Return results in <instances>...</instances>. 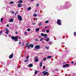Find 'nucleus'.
Listing matches in <instances>:
<instances>
[{
  "instance_id": "nucleus-1",
  "label": "nucleus",
  "mask_w": 76,
  "mask_h": 76,
  "mask_svg": "<svg viewBox=\"0 0 76 76\" xmlns=\"http://www.w3.org/2000/svg\"><path fill=\"white\" fill-rule=\"evenodd\" d=\"M61 20L58 19L57 20V24L58 25H61Z\"/></svg>"
},
{
  "instance_id": "nucleus-2",
  "label": "nucleus",
  "mask_w": 76,
  "mask_h": 76,
  "mask_svg": "<svg viewBox=\"0 0 76 76\" xmlns=\"http://www.w3.org/2000/svg\"><path fill=\"white\" fill-rule=\"evenodd\" d=\"M18 19L19 20H20V21H22V17H21V16H20L19 15H18Z\"/></svg>"
},
{
  "instance_id": "nucleus-3",
  "label": "nucleus",
  "mask_w": 76,
  "mask_h": 76,
  "mask_svg": "<svg viewBox=\"0 0 76 76\" xmlns=\"http://www.w3.org/2000/svg\"><path fill=\"white\" fill-rule=\"evenodd\" d=\"M35 49H39L40 48V46L39 45H37L35 46Z\"/></svg>"
},
{
  "instance_id": "nucleus-4",
  "label": "nucleus",
  "mask_w": 76,
  "mask_h": 76,
  "mask_svg": "<svg viewBox=\"0 0 76 76\" xmlns=\"http://www.w3.org/2000/svg\"><path fill=\"white\" fill-rule=\"evenodd\" d=\"M13 57V53H12L11 54V55L9 56V58H10V59L12 58Z\"/></svg>"
},
{
  "instance_id": "nucleus-5",
  "label": "nucleus",
  "mask_w": 76,
  "mask_h": 76,
  "mask_svg": "<svg viewBox=\"0 0 76 76\" xmlns=\"http://www.w3.org/2000/svg\"><path fill=\"white\" fill-rule=\"evenodd\" d=\"M68 66H69V64H66L65 65H64L63 66V67L64 68L66 67H68Z\"/></svg>"
},
{
  "instance_id": "nucleus-6",
  "label": "nucleus",
  "mask_w": 76,
  "mask_h": 76,
  "mask_svg": "<svg viewBox=\"0 0 76 76\" xmlns=\"http://www.w3.org/2000/svg\"><path fill=\"white\" fill-rule=\"evenodd\" d=\"M18 36H15V38L14 40L15 41H18Z\"/></svg>"
},
{
  "instance_id": "nucleus-7",
  "label": "nucleus",
  "mask_w": 76,
  "mask_h": 76,
  "mask_svg": "<svg viewBox=\"0 0 76 76\" xmlns=\"http://www.w3.org/2000/svg\"><path fill=\"white\" fill-rule=\"evenodd\" d=\"M29 67H33V64H30L28 65Z\"/></svg>"
},
{
  "instance_id": "nucleus-8",
  "label": "nucleus",
  "mask_w": 76,
  "mask_h": 76,
  "mask_svg": "<svg viewBox=\"0 0 76 76\" xmlns=\"http://www.w3.org/2000/svg\"><path fill=\"white\" fill-rule=\"evenodd\" d=\"M6 34H9V30H8V29H6Z\"/></svg>"
},
{
  "instance_id": "nucleus-9",
  "label": "nucleus",
  "mask_w": 76,
  "mask_h": 76,
  "mask_svg": "<svg viewBox=\"0 0 76 76\" xmlns=\"http://www.w3.org/2000/svg\"><path fill=\"white\" fill-rule=\"evenodd\" d=\"M29 45L30 46V47H31V48H33V47H34V45L31 44Z\"/></svg>"
},
{
  "instance_id": "nucleus-10",
  "label": "nucleus",
  "mask_w": 76,
  "mask_h": 76,
  "mask_svg": "<svg viewBox=\"0 0 76 76\" xmlns=\"http://www.w3.org/2000/svg\"><path fill=\"white\" fill-rule=\"evenodd\" d=\"M9 21L10 22H13V19L11 18L9 20Z\"/></svg>"
},
{
  "instance_id": "nucleus-11",
  "label": "nucleus",
  "mask_w": 76,
  "mask_h": 76,
  "mask_svg": "<svg viewBox=\"0 0 76 76\" xmlns=\"http://www.w3.org/2000/svg\"><path fill=\"white\" fill-rule=\"evenodd\" d=\"M52 57L51 56H48L47 57V58L49 59V58H52Z\"/></svg>"
},
{
  "instance_id": "nucleus-12",
  "label": "nucleus",
  "mask_w": 76,
  "mask_h": 76,
  "mask_svg": "<svg viewBox=\"0 0 76 76\" xmlns=\"http://www.w3.org/2000/svg\"><path fill=\"white\" fill-rule=\"evenodd\" d=\"M39 61V59H38L37 58H35V60L34 61L35 62H38Z\"/></svg>"
},
{
  "instance_id": "nucleus-13",
  "label": "nucleus",
  "mask_w": 76,
  "mask_h": 76,
  "mask_svg": "<svg viewBox=\"0 0 76 76\" xmlns=\"http://www.w3.org/2000/svg\"><path fill=\"white\" fill-rule=\"evenodd\" d=\"M18 7H21V6H22V4H18Z\"/></svg>"
},
{
  "instance_id": "nucleus-14",
  "label": "nucleus",
  "mask_w": 76,
  "mask_h": 76,
  "mask_svg": "<svg viewBox=\"0 0 76 76\" xmlns=\"http://www.w3.org/2000/svg\"><path fill=\"white\" fill-rule=\"evenodd\" d=\"M48 73V72H46L45 73H44V74L43 75V76H46L47 75Z\"/></svg>"
},
{
  "instance_id": "nucleus-15",
  "label": "nucleus",
  "mask_w": 76,
  "mask_h": 76,
  "mask_svg": "<svg viewBox=\"0 0 76 76\" xmlns=\"http://www.w3.org/2000/svg\"><path fill=\"white\" fill-rule=\"evenodd\" d=\"M31 9V7H28L27 9V10L28 11H29V10H30Z\"/></svg>"
},
{
  "instance_id": "nucleus-16",
  "label": "nucleus",
  "mask_w": 76,
  "mask_h": 76,
  "mask_svg": "<svg viewBox=\"0 0 76 76\" xmlns=\"http://www.w3.org/2000/svg\"><path fill=\"white\" fill-rule=\"evenodd\" d=\"M47 35L46 34H45L44 35V37L45 38H47Z\"/></svg>"
},
{
  "instance_id": "nucleus-17",
  "label": "nucleus",
  "mask_w": 76,
  "mask_h": 76,
  "mask_svg": "<svg viewBox=\"0 0 76 76\" xmlns=\"http://www.w3.org/2000/svg\"><path fill=\"white\" fill-rule=\"evenodd\" d=\"M39 28H36V31L37 32H38L39 31Z\"/></svg>"
},
{
  "instance_id": "nucleus-18",
  "label": "nucleus",
  "mask_w": 76,
  "mask_h": 76,
  "mask_svg": "<svg viewBox=\"0 0 76 76\" xmlns=\"http://www.w3.org/2000/svg\"><path fill=\"white\" fill-rule=\"evenodd\" d=\"M18 3H23V1H18Z\"/></svg>"
},
{
  "instance_id": "nucleus-19",
  "label": "nucleus",
  "mask_w": 76,
  "mask_h": 76,
  "mask_svg": "<svg viewBox=\"0 0 76 76\" xmlns=\"http://www.w3.org/2000/svg\"><path fill=\"white\" fill-rule=\"evenodd\" d=\"M11 38L12 39H15V37L14 36H12L11 37Z\"/></svg>"
},
{
  "instance_id": "nucleus-20",
  "label": "nucleus",
  "mask_w": 76,
  "mask_h": 76,
  "mask_svg": "<svg viewBox=\"0 0 76 76\" xmlns=\"http://www.w3.org/2000/svg\"><path fill=\"white\" fill-rule=\"evenodd\" d=\"M33 16L34 17H37V15L36 14H34L33 15Z\"/></svg>"
},
{
  "instance_id": "nucleus-21",
  "label": "nucleus",
  "mask_w": 76,
  "mask_h": 76,
  "mask_svg": "<svg viewBox=\"0 0 76 76\" xmlns=\"http://www.w3.org/2000/svg\"><path fill=\"white\" fill-rule=\"evenodd\" d=\"M40 64L39 65L40 67H42V62H41Z\"/></svg>"
},
{
  "instance_id": "nucleus-22",
  "label": "nucleus",
  "mask_w": 76,
  "mask_h": 76,
  "mask_svg": "<svg viewBox=\"0 0 76 76\" xmlns=\"http://www.w3.org/2000/svg\"><path fill=\"white\" fill-rule=\"evenodd\" d=\"M24 61L25 63H27L28 61V59H26Z\"/></svg>"
},
{
  "instance_id": "nucleus-23",
  "label": "nucleus",
  "mask_w": 76,
  "mask_h": 76,
  "mask_svg": "<svg viewBox=\"0 0 76 76\" xmlns=\"http://www.w3.org/2000/svg\"><path fill=\"white\" fill-rule=\"evenodd\" d=\"M41 35L42 37H44V34L43 33H41Z\"/></svg>"
},
{
  "instance_id": "nucleus-24",
  "label": "nucleus",
  "mask_w": 76,
  "mask_h": 76,
  "mask_svg": "<svg viewBox=\"0 0 76 76\" xmlns=\"http://www.w3.org/2000/svg\"><path fill=\"white\" fill-rule=\"evenodd\" d=\"M45 40V41H47V42H48V41H49V40H50V39L48 38V39H46Z\"/></svg>"
},
{
  "instance_id": "nucleus-25",
  "label": "nucleus",
  "mask_w": 76,
  "mask_h": 76,
  "mask_svg": "<svg viewBox=\"0 0 76 76\" xmlns=\"http://www.w3.org/2000/svg\"><path fill=\"white\" fill-rule=\"evenodd\" d=\"M27 46L28 48L29 49H30V48H30V46H29V45L28 46Z\"/></svg>"
},
{
  "instance_id": "nucleus-26",
  "label": "nucleus",
  "mask_w": 76,
  "mask_h": 76,
  "mask_svg": "<svg viewBox=\"0 0 76 76\" xmlns=\"http://www.w3.org/2000/svg\"><path fill=\"white\" fill-rule=\"evenodd\" d=\"M39 26H41V25H42V23H41V22L39 23Z\"/></svg>"
},
{
  "instance_id": "nucleus-27",
  "label": "nucleus",
  "mask_w": 76,
  "mask_h": 76,
  "mask_svg": "<svg viewBox=\"0 0 76 76\" xmlns=\"http://www.w3.org/2000/svg\"><path fill=\"white\" fill-rule=\"evenodd\" d=\"M38 72V71H36L34 72V74L35 75H37V73Z\"/></svg>"
},
{
  "instance_id": "nucleus-28",
  "label": "nucleus",
  "mask_w": 76,
  "mask_h": 76,
  "mask_svg": "<svg viewBox=\"0 0 76 76\" xmlns=\"http://www.w3.org/2000/svg\"><path fill=\"white\" fill-rule=\"evenodd\" d=\"M3 18H1V22H3Z\"/></svg>"
},
{
  "instance_id": "nucleus-29",
  "label": "nucleus",
  "mask_w": 76,
  "mask_h": 76,
  "mask_svg": "<svg viewBox=\"0 0 76 76\" xmlns=\"http://www.w3.org/2000/svg\"><path fill=\"white\" fill-rule=\"evenodd\" d=\"M48 44H50V45H51V44H52V42H48Z\"/></svg>"
},
{
  "instance_id": "nucleus-30",
  "label": "nucleus",
  "mask_w": 76,
  "mask_h": 76,
  "mask_svg": "<svg viewBox=\"0 0 76 76\" xmlns=\"http://www.w3.org/2000/svg\"><path fill=\"white\" fill-rule=\"evenodd\" d=\"M48 22H49V20H46L45 21V23H48Z\"/></svg>"
},
{
  "instance_id": "nucleus-31",
  "label": "nucleus",
  "mask_w": 76,
  "mask_h": 76,
  "mask_svg": "<svg viewBox=\"0 0 76 76\" xmlns=\"http://www.w3.org/2000/svg\"><path fill=\"white\" fill-rule=\"evenodd\" d=\"M47 60V58H43V61H45V60Z\"/></svg>"
},
{
  "instance_id": "nucleus-32",
  "label": "nucleus",
  "mask_w": 76,
  "mask_h": 76,
  "mask_svg": "<svg viewBox=\"0 0 76 76\" xmlns=\"http://www.w3.org/2000/svg\"><path fill=\"white\" fill-rule=\"evenodd\" d=\"M13 3H14V2H13V1H11L10 2V4H13Z\"/></svg>"
},
{
  "instance_id": "nucleus-33",
  "label": "nucleus",
  "mask_w": 76,
  "mask_h": 76,
  "mask_svg": "<svg viewBox=\"0 0 76 76\" xmlns=\"http://www.w3.org/2000/svg\"><path fill=\"white\" fill-rule=\"evenodd\" d=\"M27 30L28 31H31V29L28 28Z\"/></svg>"
},
{
  "instance_id": "nucleus-34",
  "label": "nucleus",
  "mask_w": 76,
  "mask_h": 76,
  "mask_svg": "<svg viewBox=\"0 0 76 76\" xmlns=\"http://www.w3.org/2000/svg\"><path fill=\"white\" fill-rule=\"evenodd\" d=\"M49 32H50V31H49V30H47L46 31V32H47V33H48Z\"/></svg>"
},
{
  "instance_id": "nucleus-35",
  "label": "nucleus",
  "mask_w": 76,
  "mask_h": 76,
  "mask_svg": "<svg viewBox=\"0 0 76 76\" xmlns=\"http://www.w3.org/2000/svg\"><path fill=\"white\" fill-rule=\"evenodd\" d=\"M45 30H44V29L42 31V32H45Z\"/></svg>"
},
{
  "instance_id": "nucleus-36",
  "label": "nucleus",
  "mask_w": 76,
  "mask_h": 76,
  "mask_svg": "<svg viewBox=\"0 0 76 76\" xmlns=\"http://www.w3.org/2000/svg\"><path fill=\"white\" fill-rule=\"evenodd\" d=\"M28 44H29V42H28L26 43V46H28Z\"/></svg>"
},
{
  "instance_id": "nucleus-37",
  "label": "nucleus",
  "mask_w": 76,
  "mask_h": 76,
  "mask_svg": "<svg viewBox=\"0 0 76 76\" xmlns=\"http://www.w3.org/2000/svg\"><path fill=\"white\" fill-rule=\"evenodd\" d=\"M39 6V4L37 3L36 5L37 7H38V6Z\"/></svg>"
},
{
  "instance_id": "nucleus-38",
  "label": "nucleus",
  "mask_w": 76,
  "mask_h": 76,
  "mask_svg": "<svg viewBox=\"0 0 76 76\" xmlns=\"http://www.w3.org/2000/svg\"><path fill=\"white\" fill-rule=\"evenodd\" d=\"M42 40H43V39H40V41H42Z\"/></svg>"
},
{
  "instance_id": "nucleus-39",
  "label": "nucleus",
  "mask_w": 76,
  "mask_h": 76,
  "mask_svg": "<svg viewBox=\"0 0 76 76\" xmlns=\"http://www.w3.org/2000/svg\"><path fill=\"white\" fill-rule=\"evenodd\" d=\"M69 51V50H66L65 51V52L66 53H68V52Z\"/></svg>"
},
{
  "instance_id": "nucleus-40",
  "label": "nucleus",
  "mask_w": 76,
  "mask_h": 76,
  "mask_svg": "<svg viewBox=\"0 0 76 76\" xmlns=\"http://www.w3.org/2000/svg\"><path fill=\"white\" fill-rule=\"evenodd\" d=\"M45 66H44L43 68V69H45Z\"/></svg>"
},
{
  "instance_id": "nucleus-41",
  "label": "nucleus",
  "mask_w": 76,
  "mask_h": 76,
  "mask_svg": "<svg viewBox=\"0 0 76 76\" xmlns=\"http://www.w3.org/2000/svg\"><path fill=\"white\" fill-rule=\"evenodd\" d=\"M74 34L75 35H76V32H75L74 33Z\"/></svg>"
},
{
  "instance_id": "nucleus-42",
  "label": "nucleus",
  "mask_w": 76,
  "mask_h": 76,
  "mask_svg": "<svg viewBox=\"0 0 76 76\" xmlns=\"http://www.w3.org/2000/svg\"><path fill=\"white\" fill-rule=\"evenodd\" d=\"M3 32L2 31H0V34H2V33Z\"/></svg>"
},
{
  "instance_id": "nucleus-43",
  "label": "nucleus",
  "mask_w": 76,
  "mask_h": 76,
  "mask_svg": "<svg viewBox=\"0 0 76 76\" xmlns=\"http://www.w3.org/2000/svg\"><path fill=\"white\" fill-rule=\"evenodd\" d=\"M29 58V56H28L27 57H26V58L27 59H28V58Z\"/></svg>"
},
{
  "instance_id": "nucleus-44",
  "label": "nucleus",
  "mask_w": 76,
  "mask_h": 76,
  "mask_svg": "<svg viewBox=\"0 0 76 76\" xmlns=\"http://www.w3.org/2000/svg\"><path fill=\"white\" fill-rule=\"evenodd\" d=\"M32 24H33V25H35V23H32Z\"/></svg>"
},
{
  "instance_id": "nucleus-45",
  "label": "nucleus",
  "mask_w": 76,
  "mask_h": 76,
  "mask_svg": "<svg viewBox=\"0 0 76 76\" xmlns=\"http://www.w3.org/2000/svg\"><path fill=\"white\" fill-rule=\"evenodd\" d=\"M12 13L13 14V13H15V12L14 11H12Z\"/></svg>"
},
{
  "instance_id": "nucleus-46",
  "label": "nucleus",
  "mask_w": 76,
  "mask_h": 76,
  "mask_svg": "<svg viewBox=\"0 0 76 76\" xmlns=\"http://www.w3.org/2000/svg\"><path fill=\"white\" fill-rule=\"evenodd\" d=\"M45 71H44V72H42V73H45Z\"/></svg>"
},
{
  "instance_id": "nucleus-47",
  "label": "nucleus",
  "mask_w": 76,
  "mask_h": 76,
  "mask_svg": "<svg viewBox=\"0 0 76 76\" xmlns=\"http://www.w3.org/2000/svg\"><path fill=\"white\" fill-rule=\"evenodd\" d=\"M58 69H55V71H58Z\"/></svg>"
},
{
  "instance_id": "nucleus-48",
  "label": "nucleus",
  "mask_w": 76,
  "mask_h": 76,
  "mask_svg": "<svg viewBox=\"0 0 76 76\" xmlns=\"http://www.w3.org/2000/svg\"><path fill=\"white\" fill-rule=\"evenodd\" d=\"M24 45V43H23V44L22 45V46H23Z\"/></svg>"
},
{
  "instance_id": "nucleus-49",
  "label": "nucleus",
  "mask_w": 76,
  "mask_h": 76,
  "mask_svg": "<svg viewBox=\"0 0 76 76\" xmlns=\"http://www.w3.org/2000/svg\"><path fill=\"white\" fill-rule=\"evenodd\" d=\"M7 27H9V24H7Z\"/></svg>"
},
{
  "instance_id": "nucleus-50",
  "label": "nucleus",
  "mask_w": 76,
  "mask_h": 76,
  "mask_svg": "<svg viewBox=\"0 0 76 76\" xmlns=\"http://www.w3.org/2000/svg\"><path fill=\"white\" fill-rule=\"evenodd\" d=\"M15 33L16 34H18V32H15Z\"/></svg>"
},
{
  "instance_id": "nucleus-51",
  "label": "nucleus",
  "mask_w": 76,
  "mask_h": 76,
  "mask_svg": "<svg viewBox=\"0 0 76 76\" xmlns=\"http://www.w3.org/2000/svg\"><path fill=\"white\" fill-rule=\"evenodd\" d=\"M35 40L36 41H38V39H35Z\"/></svg>"
},
{
  "instance_id": "nucleus-52",
  "label": "nucleus",
  "mask_w": 76,
  "mask_h": 76,
  "mask_svg": "<svg viewBox=\"0 0 76 76\" xmlns=\"http://www.w3.org/2000/svg\"><path fill=\"white\" fill-rule=\"evenodd\" d=\"M24 34H25V35L26 34V32H24Z\"/></svg>"
},
{
  "instance_id": "nucleus-53",
  "label": "nucleus",
  "mask_w": 76,
  "mask_h": 76,
  "mask_svg": "<svg viewBox=\"0 0 76 76\" xmlns=\"http://www.w3.org/2000/svg\"><path fill=\"white\" fill-rule=\"evenodd\" d=\"M73 61H72L71 62V63L72 64H73Z\"/></svg>"
},
{
  "instance_id": "nucleus-54",
  "label": "nucleus",
  "mask_w": 76,
  "mask_h": 76,
  "mask_svg": "<svg viewBox=\"0 0 76 76\" xmlns=\"http://www.w3.org/2000/svg\"><path fill=\"white\" fill-rule=\"evenodd\" d=\"M46 49H48V47H46Z\"/></svg>"
},
{
  "instance_id": "nucleus-55",
  "label": "nucleus",
  "mask_w": 76,
  "mask_h": 76,
  "mask_svg": "<svg viewBox=\"0 0 76 76\" xmlns=\"http://www.w3.org/2000/svg\"><path fill=\"white\" fill-rule=\"evenodd\" d=\"M37 58V56L35 57V58Z\"/></svg>"
},
{
  "instance_id": "nucleus-56",
  "label": "nucleus",
  "mask_w": 76,
  "mask_h": 76,
  "mask_svg": "<svg viewBox=\"0 0 76 76\" xmlns=\"http://www.w3.org/2000/svg\"><path fill=\"white\" fill-rule=\"evenodd\" d=\"M21 43V42H19V44H20Z\"/></svg>"
},
{
  "instance_id": "nucleus-57",
  "label": "nucleus",
  "mask_w": 76,
  "mask_h": 76,
  "mask_svg": "<svg viewBox=\"0 0 76 76\" xmlns=\"http://www.w3.org/2000/svg\"><path fill=\"white\" fill-rule=\"evenodd\" d=\"M66 62H64L63 63V64H66Z\"/></svg>"
},
{
  "instance_id": "nucleus-58",
  "label": "nucleus",
  "mask_w": 76,
  "mask_h": 76,
  "mask_svg": "<svg viewBox=\"0 0 76 76\" xmlns=\"http://www.w3.org/2000/svg\"><path fill=\"white\" fill-rule=\"evenodd\" d=\"M39 37H40V38H41L42 37L41 36H40Z\"/></svg>"
},
{
  "instance_id": "nucleus-59",
  "label": "nucleus",
  "mask_w": 76,
  "mask_h": 76,
  "mask_svg": "<svg viewBox=\"0 0 76 76\" xmlns=\"http://www.w3.org/2000/svg\"><path fill=\"white\" fill-rule=\"evenodd\" d=\"M17 14V13H15V15H16Z\"/></svg>"
},
{
  "instance_id": "nucleus-60",
  "label": "nucleus",
  "mask_w": 76,
  "mask_h": 76,
  "mask_svg": "<svg viewBox=\"0 0 76 76\" xmlns=\"http://www.w3.org/2000/svg\"><path fill=\"white\" fill-rule=\"evenodd\" d=\"M45 28H47V26H45Z\"/></svg>"
},
{
  "instance_id": "nucleus-61",
  "label": "nucleus",
  "mask_w": 76,
  "mask_h": 76,
  "mask_svg": "<svg viewBox=\"0 0 76 76\" xmlns=\"http://www.w3.org/2000/svg\"><path fill=\"white\" fill-rule=\"evenodd\" d=\"M19 39H20V37H19Z\"/></svg>"
},
{
  "instance_id": "nucleus-62",
  "label": "nucleus",
  "mask_w": 76,
  "mask_h": 76,
  "mask_svg": "<svg viewBox=\"0 0 76 76\" xmlns=\"http://www.w3.org/2000/svg\"><path fill=\"white\" fill-rule=\"evenodd\" d=\"M34 0H31V1H34Z\"/></svg>"
},
{
  "instance_id": "nucleus-63",
  "label": "nucleus",
  "mask_w": 76,
  "mask_h": 76,
  "mask_svg": "<svg viewBox=\"0 0 76 76\" xmlns=\"http://www.w3.org/2000/svg\"><path fill=\"white\" fill-rule=\"evenodd\" d=\"M76 63H75L74 64V65H76Z\"/></svg>"
},
{
  "instance_id": "nucleus-64",
  "label": "nucleus",
  "mask_w": 76,
  "mask_h": 76,
  "mask_svg": "<svg viewBox=\"0 0 76 76\" xmlns=\"http://www.w3.org/2000/svg\"><path fill=\"white\" fill-rule=\"evenodd\" d=\"M35 12H37V10H36L35 11Z\"/></svg>"
}]
</instances>
